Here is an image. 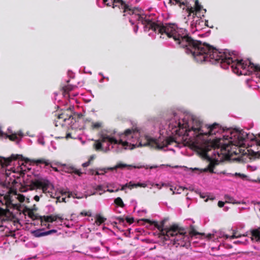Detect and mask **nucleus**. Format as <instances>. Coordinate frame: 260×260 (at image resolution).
Masks as SVG:
<instances>
[{"mask_svg": "<svg viewBox=\"0 0 260 260\" xmlns=\"http://www.w3.org/2000/svg\"><path fill=\"white\" fill-rule=\"evenodd\" d=\"M56 232H57V231L56 230H51L45 232V236H47V235H50L51 234L55 233Z\"/></svg>", "mask_w": 260, "mask_h": 260, "instance_id": "f704fd0d", "label": "nucleus"}, {"mask_svg": "<svg viewBox=\"0 0 260 260\" xmlns=\"http://www.w3.org/2000/svg\"><path fill=\"white\" fill-rule=\"evenodd\" d=\"M142 220L154 225L159 231L158 234V238L164 242L169 241V244H172L176 247L180 246L187 248L190 245V241L193 236L205 235L204 233L197 232L193 225L189 226L187 232L185 228L178 223H173L168 227L164 228L165 220H162L160 224L148 219H143Z\"/></svg>", "mask_w": 260, "mask_h": 260, "instance_id": "f03ea898", "label": "nucleus"}, {"mask_svg": "<svg viewBox=\"0 0 260 260\" xmlns=\"http://www.w3.org/2000/svg\"><path fill=\"white\" fill-rule=\"evenodd\" d=\"M165 260H177V257H172V258H166V257H162Z\"/></svg>", "mask_w": 260, "mask_h": 260, "instance_id": "49530a36", "label": "nucleus"}, {"mask_svg": "<svg viewBox=\"0 0 260 260\" xmlns=\"http://www.w3.org/2000/svg\"><path fill=\"white\" fill-rule=\"evenodd\" d=\"M114 203L120 207H123L124 204L120 197H118L114 200Z\"/></svg>", "mask_w": 260, "mask_h": 260, "instance_id": "5701e85b", "label": "nucleus"}, {"mask_svg": "<svg viewBox=\"0 0 260 260\" xmlns=\"http://www.w3.org/2000/svg\"><path fill=\"white\" fill-rule=\"evenodd\" d=\"M7 213V208L6 209H4L3 208L0 207V216H4Z\"/></svg>", "mask_w": 260, "mask_h": 260, "instance_id": "473e14b6", "label": "nucleus"}, {"mask_svg": "<svg viewBox=\"0 0 260 260\" xmlns=\"http://www.w3.org/2000/svg\"><path fill=\"white\" fill-rule=\"evenodd\" d=\"M126 187H129L130 188H133V187H132V185L130 184V183L129 184H125V185H123L121 188V190H123L124 189H125V188Z\"/></svg>", "mask_w": 260, "mask_h": 260, "instance_id": "58836bf2", "label": "nucleus"}, {"mask_svg": "<svg viewBox=\"0 0 260 260\" xmlns=\"http://www.w3.org/2000/svg\"><path fill=\"white\" fill-rule=\"evenodd\" d=\"M57 219L62 221L63 218L60 214L42 216L39 217V220H40L42 225H46V222H53V221H56Z\"/></svg>", "mask_w": 260, "mask_h": 260, "instance_id": "9b49d317", "label": "nucleus"}, {"mask_svg": "<svg viewBox=\"0 0 260 260\" xmlns=\"http://www.w3.org/2000/svg\"><path fill=\"white\" fill-rule=\"evenodd\" d=\"M234 243L235 244H243L244 243L243 242H242L241 241H239V240H237V241H235L234 242Z\"/></svg>", "mask_w": 260, "mask_h": 260, "instance_id": "3c124183", "label": "nucleus"}, {"mask_svg": "<svg viewBox=\"0 0 260 260\" xmlns=\"http://www.w3.org/2000/svg\"><path fill=\"white\" fill-rule=\"evenodd\" d=\"M170 190L173 192H172V194H174L175 193V189H174L173 188V187H171L170 188Z\"/></svg>", "mask_w": 260, "mask_h": 260, "instance_id": "5fc2aeb1", "label": "nucleus"}, {"mask_svg": "<svg viewBox=\"0 0 260 260\" xmlns=\"http://www.w3.org/2000/svg\"><path fill=\"white\" fill-rule=\"evenodd\" d=\"M118 7L119 9L122 10L123 13H127L129 15H132L137 12H140L141 9L137 7H133L126 4L124 1H122L121 2L117 3H113V8Z\"/></svg>", "mask_w": 260, "mask_h": 260, "instance_id": "0eeeda50", "label": "nucleus"}, {"mask_svg": "<svg viewBox=\"0 0 260 260\" xmlns=\"http://www.w3.org/2000/svg\"><path fill=\"white\" fill-rule=\"evenodd\" d=\"M224 205V202H223L222 201H219L218 203V206L220 208L223 207Z\"/></svg>", "mask_w": 260, "mask_h": 260, "instance_id": "c03bdc74", "label": "nucleus"}, {"mask_svg": "<svg viewBox=\"0 0 260 260\" xmlns=\"http://www.w3.org/2000/svg\"><path fill=\"white\" fill-rule=\"evenodd\" d=\"M138 26H136L135 29H134V30H135V32H137V31L138 30Z\"/></svg>", "mask_w": 260, "mask_h": 260, "instance_id": "bf43d9fd", "label": "nucleus"}, {"mask_svg": "<svg viewBox=\"0 0 260 260\" xmlns=\"http://www.w3.org/2000/svg\"><path fill=\"white\" fill-rule=\"evenodd\" d=\"M223 237H225V239L230 238V236H228V235H224Z\"/></svg>", "mask_w": 260, "mask_h": 260, "instance_id": "13d9d810", "label": "nucleus"}, {"mask_svg": "<svg viewBox=\"0 0 260 260\" xmlns=\"http://www.w3.org/2000/svg\"><path fill=\"white\" fill-rule=\"evenodd\" d=\"M235 176L240 177L242 179H244L246 177V176L243 174L236 173Z\"/></svg>", "mask_w": 260, "mask_h": 260, "instance_id": "e433bc0d", "label": "nucleus"}, {"mask_svg": "<svg viewBox=\"0 0 260 260\" xmlns=\"http://www.w3.org/2000/svg\"><path fill=\"white\" fill-rule=\"evenodd\" d=\"M32 161L35 162L37 165H38L39 164H44L46 166H49L50 165V163L48 161L46 160L45 159L43 158L39 159H33L32 160Z\"/></svg>", "mask_w": 260, "mask_h": 260, "instance_id": "4be33fe9", "label": "nucleus"}, {"mask_svg": "<svg viewBox=\"0 0 260 260\" xmlns=\"http://www.w3.org/2000/svg\"><path fill=\"white\" fill-rule=\"evenodd\" d=\"M94 158V157L93 156H91L90 157V159L89 160H92Z\"/></svg>", "mask_w": 260, "mask_h": 260, "instance_id": "774afa93", "label": "nucleus"}, {"mask_svg": "<svg viewBox=\"0 0 260 260\" xmlns=\"http://www.w3.org/2000/svg\"><path fill=\"white\" fill-rule=\"evenodd\" d=\"M106 220V218L100 215H98L95 218V223L97 225H100L104 222Z\"/></svg>", "mask_w": 260, "mask_h": 260, "instance_id": "6ab92c4d", "label": "nucleus"}, {"mask_svg": "<svg viewBox=\"0 0 260 260\" xmlns=\"http://www.w3.org/2000/svg\"><path fill=\"white\" fill-rule=\"evenodd\" d=\"M73 172L79 176H81V175L82 174V173L79 170H78L74 169Z\"/></svg>", "mask_w": 260, "mask_h": 260, "instance_id": "79ce46f5", "label": "nucleus"}, {"mask_svg": "<svg viewBox=\"0 0 260 260\" xmlns=\"http://www.w3.org/2000/svg\"><path fill=\"white\" fill-rule=\"evenodd\" d=\"M116 219L118 220L119 223H124V219L121 217H117Z\"/></svg>", "mask_w": 260, "mask_h": 260, "instance_id": "c9c22d12", "label": "nucleus"}, {"mask_svg": "<svg viewBox=\"0 0 260 260\" xmlns=\"http://www.w3.org/2000/svg\"><path fill=\"white\" fill-rule=\"evenodd\" d=\"M34 199L36 201V202H39V200H40V197L36 195L34 197Z\"/></svg>", "mask_w": 260, "mask_h": 260, "instance_id": "603ef678", "label": "nucleus"}, {"mask_svg": "<svg viewBox=\"0 0 260 260\" xmlns=\"http://www.w3.org/2000/svg\"><path fill=\"white\" fill-rule=\"evenodd\" d=\"M68 197L69 198H70V197H72L74 198H76V199H78L82 198L81 197L77 196V194L76 193H75L73 195L72 192H68Z\"/></svg>", "mask_w": 260, "mask_h": 260, "instance_id": "cd10ccee", "label": "nucleus"}, {"mask_svg": "<svg viewBox=\"0 0 260 260\" xmlns=\"http://www.w3.org/2000/svg\"><path fill=\"white\" fill-rule=\"evenodd\" d=\"M0 202L2 205H5L7 208H12L20 211L21 205L20 204H13L10 195H6L3 199H0Z\"/></svg>", "mask_w": 260, "mask_h": 260, "instance_id": "9d476101", "label": "nucleus"}, {"mask_svg": "<svg viewBox=\"0 0 260 260\" xmlns=\"http://www.w3.org/2000/svg\"><path fill=\"white\" fill-rule=\"evenodd\" d=\"M109 139V136L107 135H102L100 137V139L99 140H100V141L101 142V143H104L105 142H106L107 141H108Z\"/></svg>", "mask_w": 260, "mask_h": 260, "instance_id": "393cba45", "label": "nucleus"}, {"mask_svg": "<svg viewBox=\"0 0 260 260\" xmlns=\"http://www.w3.org/2000/svg\"><path fill=\"white\" fill-rule=\"evenodd\" d=\"M17 199L20 202L22 203L25 200V197L22 194H19L17 197Z\"/></svg>", "mask_w": 260, "mask_h": 260, "instance_id": "2f4dec72", "label": "nucleus"}, {"mask_svg": "<svg viewBox=\"0 0 260 260\" xmlns=\"http://www.w3.org/2000/svg\"><path fill=\"white\" fill-rule=\"evenodd\" d=\"M133 167L135 168H138V169L142 168H145L146 169H147L148 168L152 169L153 168H156L157 167V166H151V167H147V166L145 167L144 166H134Z\"/></svg>", "mask_w": 260, "mask_h": 260, "instance_id": "c85d7f7f", "label": "nucleus"}, {"mask_svg": "<svg viewBox=\"0 0 260 260\" xmlns=\"http://www.w3.org/2000/svg\"><path fill=\"white\" fill-rule=\"evenodd\" d=\"M230 133V138L231 139H232L233 137L235 138L233 141H231L228 143H221L220 139H216L213 140L210 139L205 140L203 145L197 146V149L200 151L201 154L210 161L208 167L202 170V172L209 171L210 173H214V169L218 164V160H212L208 155V152L211 150V149L220 148L222 154L231 156L234 154H237L238 153L236 151L232 150V146H237L239 144H241L246 139L248 138V134L243 130L235 128Z\"/></svg>", "mask_w": 260, "mask_h": 260, "instance_id": "f257e3e1", "label": "nucleus"}, {"mask_svg": "<svg viewBox=\"0 0 260 260\" xmlns=\"http://www.w3.org/2000/svg\"><path fill=\"white\" fill-rule=\"evenodd\" d=\"M214 236V235L213 234H208V235H206V238H207L208 240H210Z\"/></svg>", "mask_w": 260, "mask_h": 260, "instance_id": "a18cd8bd", "label": "nucleus"}, {"mask_svg": "<svg viewBox=\"0 0 260 260\" xmlns=\"http://www.w3.org/2000/svg\"><path fill=\"white\" fill-rule=\"evenodd\" d=\"M108 141H109L111 144H112V143L115 144H118V141L116 139H115L113 137H110V136H109V139L108 140Z\"/></svg>", "mask_w": 260, "mask_h": 260, "instance_id": "bb28decb", "label": "nucleus"}, {"mask_svg": "<svg viewBox=\"0 0 260 260\" xmlns=\"http://www.w3.org/2000/svg\"><path fill=\"white\" fill-rule=\"evenodd\" d=\"M123 141L121 140H119V141H118V144H121L122 143Z\"/></svg>", "mask_w": 260, "mask_h": 260, "instance_id": "680f3d73", "label": "nucleus"}, {"mask_svg": "<svg viewBox=\"0 0 260 260\" xmlns=\"http://www.w3.org/2000/svg\"><path fill=\"white\" fill-rule=\"evenodd\" d=\"M144 142L141 140L139 142V146H149L151 148L158 149H162L164 147H167L168 145H171L173 143L175 142L174 138L173 137H169L165 140L159 144L158 140L153 138H151L148 136H146L144 139Z\"/></svg>", "mask_w": 260, "mask_h": 260, "instance_id": "20e7f679", "label": "nucleus"}, {"mask_svg": "<svg viewBox=\"0 0 260 260\" xmlns=\"http://www.w3.org/2000/svg\"><path fill=\"white\" fill-rule=\"evenodd\" d=\"M241 237V235L240 234H237L236 232H234L233 235L230 236V239H235V238H238Z\"/></svg>", "mask_w": 260, "mask_h": 260, "instance_id": "c756f323", "label": "nucleus"}, {"mask_svg": "<svg viewBox=\"0 0 260 260\" xmlns=\"http://www.w3.org/2000/svg\"><path fill=\"white\" fill-rule=\"evenodd\" d=\"M156 248V246H154L153 247L150 248V250H152L153 249H155Z\"/></svg>", "mask_w": 260, "mask_h": 260, "instance_id": "0e129e2a", "label": "nucleus"}, {"mask_svg": "<svg viewBox=\"0 0 260 260\" xmlns=\"http://www.w3.org/2000/svg\"><path fill=\"white\" fill-rule=\"evenodd\" d=\"M200 197L203 199H204L206 197V196H204L203 194H201Z\"/></svg>", "mask_w": 260, "mask_h": 260, "instance_id": "052dcab7", "label": "nucleus"}, {"mask_svg": "<svg viewBox=\"0 0 260 260\" xmlns=\"http://www.w3.org/2000/svg\"><path fill=\"white\" fill-rule=\"evenodd\" d=\"M63 89L65 92H69L71 90V89L67 86L63 87Z\"/></svg>", "mask_w": 260, "mask_h": 260, "instance_id": "09e8293b", "label": "nucleus"}, {"mask_svg": "<svg viewBox=\"0 0 260 260\" xmlns=\"http://www.w3.org/2000/svg\"><path fill=\"white\" fill-rule=\"evenodd\" d=\"M117 222H113L112 223V224L114 226H116V224H117Z\"/></svg>", "mask_w": 260, "mask_h": 260, "instance_id": "69168bd1", "label": "nucleus"}, {"mask_svg": "<svg viewBox=\"0 0 260 260\" xmlns=\"http://www.w3.org/2000/svg\"><path fill=\"white\" fill-rule=\"evenodd\" d=\"M32 235L35 237H41L45 236L43 229H39L31 232Z\"/></svg>", "mask_w": 260, "mask_h": 260, "instance_id": "f3484780", "label": "nucleus"}, {"mask_svg": "<svg viewBox=\"0 0 260 260\" xmlns=\"http://www.w3.org/2000/svg\"><path fill=\"white\" fill-rule=\"evenodd\" d=\"M137 186L145 187L146 186V185L145 184H142V183H138L137 184H134L132 185V187H137Z\"/></svg>", "mask_w": 260, "mask_h": 260, "instance_id": "4c0bfd02", "label": "nucleus"}, {"mask_svg": "<svg viewBox=\"0 0 260 260\" xmlns=\"http://www.w3.org/2000/svg\"><path fill=\"white\" fill-rule=\"evenodd\" d=\"M125 220L127 223L129 224H132L134 222V219L133 217H126L125 218Z\"/></svg>", "mask_w": 260, "mask_h": 260, "instance_id": "72a5a7b5", "label": "nucleus"}, {"mask_svg": "<svg viewBox=\"0 0 260 260\" xmlns=\"http://www.w3.org/2000/svg\"><path fill=\"white\" fill-rule=\"evenodd\" d=\"M5 136L6 138H9V139L11 141H14L17 140L18 138L17 136L22 137L23 136V134L21 132H18L17 133H12L10 135L5 134L2 132H0V137H2Z\"/></svg>", "mask_w": 260, "mask_h": 260, "instance_id": "ddd939ff", "label": "nucleus"}, {"mask_svg": "<svg viewBox=\"0 0 260 260\" xmlns=\"http://www.w3.org/2000/svg\"><path fill=\"white\" fill-rule=\"evenodd\" d=\"M128 144V143L126 141L123 142L121 145H122L123 146H126Z\"/></svg>", "mask_w": 260, "mask_h": 260, "instance_id": "864d4df0", "label": "nucleus"}, {"mask_svg": "<svg viewBox=\"0 0 260 260\" xmlns=\"http://www.w3.org/2000/svg\"><path fill=\"white\" fill-rule=\"evenodd\" d=\"M252 240H255L256 242H260V228L251 230Z\"/></svg>", "mask_w": 260, "mask_h": 260, "instance_id": "4468645a", "label": "nucleus"}, {"mask_svg": "<svg viewBox=\"0 0 260 260\" xmlns=\"http://www.w3.org/2000/svg\"><path fill=\"white\" fill-rule=\"evenodd\" d=\"M95 175H100V174L99 173L98 171H95Z\"/></svg>", "mask_w": 260, "mask_h": 260, "instance_id": "338daca9", "label": "nucleus"}, {"mask_svg": "<svg viewBox=\"0 0 260 260\" xmlns=\"http://www.w3.org/2000/svg\"><path fill=\"white\" fill-rule=\"evenodd\" d=\"M26 210L28 211V216L32 220L39 219V217L40 216H39L37 214H35L32 210L28 208H26Z\"/></svg>", "mask_w": 260, "mask_h": 260, "instance_id": "a211bd4d", "label": "nucleus"}, {"mask_svg": "<svg viewBox=\"0 0 260 260\" xmlns=\"http://www.w3.org/2000/svg\"><path fill=\"white\" fill-rule=\"evenodd\" d=\"M16 218V216L13 213L11 212L8 208H7V213L4 215V218L3 221L10 220L12 221Z\"/></svg>", "mask_w": 260, "mask_h": 260, "instance_id": "2eb2a0df", "label": "nucleus"}, {"mask_svg": "<svg viewBox=\"0 0 260 260\" xmlns=\"http://www.w3.org/2000/svg\"><path fill=\"white\" fill-rule=\"evenodd\" d=\"M133 132L134 130L132 129H127L124 131V134L126 136H128L130 135Z\"/></svg>", "mask_w": 260, "mask_h": 260, "instance_id": "7c9ffc66", "label": "nucleus"}, {"mask_svg": "<svg viewBox=\"0 0 260 260\" xmlns=\"http://www.w3.org/2000/svg\"><path fill=\"white\" fill-rule=\"evenodd\" d=\"M65 138L66 139H68L69 138H72V136H71V133H67L66 135V137H65Z\"/></svg>", "mask_w": 260, "mask_h": 260, "instance_id": "de8ad7c7", "label": "nucleus"}, {"mask_svg": "<svg viewBox=\"0 0 260 260\" xmlns=\"http://www.w3.org/2000/svg\"><path fill=\"white\" fill-rule=\"evenodd\" d=\"M224 198L226 200V203H232L233 204H244L245 202H238L236 201V200L233 198L230 197L229 195H225Z\"/></svg>", "mask_w": 260, "mask_h": 260, "instance_id": "dca6fc26", "label": "nucleus"}, {"mask_svg": "<svg viewBox=\"0 0 260 260\" xmlns=\"http://www.w3.org/2000/svg\"><path fill=\"white\" fill-rule=\"evenodd\" d=\"M102 127V123L100 122H93L91 124V127L93 129H98Z\"/></svg>", "mask_w": 260, "mask_h": 260, "instance_id": "b1692460", "label": "nucleus"}, {"mask_svg": "<svg viewBox=\"0 0 260 260\" xmlns=\"http://www.w3.org/2000/svg\"><path fill=\"white\" fill-rule=\"evenodd\" d=\"M107 191H109V192H114V190H112V189H108L107 190Z\"/></svg>", "mask_w": 260, "mask_h": 260, "instance_id": "e2e57ef3", "label": "nucleus"}, {"mask_svg": "<svg viewBox=\"0 0 260 260\" xmlns=\"http://www.w3.org/2000/svg\"><path fill=\"white\" fill-rule=\"evenodd\" d=\"M174 189L175 190V193L179 194L181 193L182 191L187 189L184 187L178 186V187H175Z\"/></svg>", "mask_w": 260, "mask_h": 260, "instance_id": "a878e982", "label": "nucleus"}, {"mask_svg": "<svg viewBox=\"0 0 260 260\" xmlns=\"http://www.w3.org/2000/svg\"><path fill=\"white\" fill-rule=\"evenodd\" d=\"M73 111L70 108L63 110L62 112L57 115L55 125L57 126V123L58 122L59 124L63 125V122H66L67 120H69L71 118H73Z\"/></svg>", "mask_w": 260, "mask_h": 260, "instance_id": "6e6552de", "label": "nucleus"}, {"mask_svg": "<svg viewBox=\"0 0 260 260\" xmlns=\"http://www.w3.org/2000/svg\"><path fill=\"white\" fill-rule=\"evenodd\" d=\"M81 214L84 216H87L88 214L86 212H81Z\"/></svg>", "mask_w": 260, "mask_h": 260, "instance_id": "4d7b16f0", "label": "nucleus"}, {"mask_svg": "<svg viewBox=\"0 0 260 260\" xmlns=\"http://www.w3.org/2000/svg\"><path fill=\"white\" fill-rule=\"evenodd\" d=\"M97 190H103V186L102 185H98L95 188Z\"/></svg>", "mask_w": 260, "mask_h": 260, "instance_id": "8fccbe9b", "label": "nucleus"}, {"mask_svg": "<svg viewBox=\"0 0 260 260\" xmlns=\"http://www.w3.org/2000/svg\"><path fill=\"white\" fill-rule=\"evenodd\" d=\"M205 127L207 131L205 132L204 136L216 135V133H220L223 131L221 126L217 123L212 125H206Z\"/></svg>", "mask_w": 260, "mask_h": 260, "instance_id": "1a4fd4ad", "label": "nucleus"}, {"mask_svg": "<svg viewBox=\"0 0 260 260\" xmlns=\"http://www.w3.org/2000/svg\"><path fill=\"white\" fill-rule=\"evenodd\" d=\"M50 184V182L46 179H35L31 181L30 189L35 188L41 189L43 193H46Z\"/></svg>", "mask_w": 260, "mask_h": 260, "instance_id": "423d86ee", "label": "nucleus"}, {"mask_svg": "<svg viewBox=\"0 0 260 260\" xmlns=\"http://www.w3.org/2000/svg\"><path fill=\"white\" fill-rule=\"evenodd\" d=\"M126 167H132V166L131 165H127L126 164H124L122 162H119L114 167L111 168L109 169V170H116L118 168L123 169Z\"/></svg>", "mask_w": 260, "mask_h": 260, "instance_id": "aec40b11", "label": "nucleus"}, {"mask_svg": "<svg viewBox=\"0 0 260 260\" xmlns=\"http://www.w3.org/2000/svg\"><path fill=\"white\" fill-rule=\"evenodd\" d=\"M179 127L180 128H185V135L187 136H189V133L191 131H193V137L196 138V140L198 141L199 139H201V137L204 136V131L202 127V123L199 120L193 119L192 120V125L191 127H189V126L187 123H185L182 124L179 122L178 123Z\"/></svg>", "mask_w": 260, "mask_h": 260, "instance_id": "39448f33", "label": "nucleus"}, {"mask_svg": "<svg viewBox=\"0 0 260 260\" xmlns=\"http://www.w3.org/2000/svg\"><path fill=\"white\" fill-rule=\"evenodd\" d=\"M90 160H88V161H87V162L83 163L82 164V166L83 167H87L90 165Z\"/></svg>", "mask_w": 260, "mask_h": 260, "instance_id": "37998d69", "label": "nucleus"}, {"mask_svg": "<svg viewBox=\"0 0 260 260\" xmlns=\"http://www.w3.org/2000/svg\"><path fill=\"white\" fill-rule=\"evenodd\" d=\"M94 148L97 151L103 150V145L100 140H96L94 144Z\"/></svg>", "mask_w": 260, "mask_h": 260, "instance_id": "412c9836", "label": "nucleus"}, {"mask_svg": "<svg viewBox=\"0 0 260 260\" xmlns=\"http://www.w3.org/2000/svg\"><path fill=\"white\" fill-rule=\"evenodd\" d=\"M256 144L260 146V140H256Z\"/></svg>", "mask_w": 260, "mask_h": 260, "instance_id": "6e6d98bb", "label": "nucleus"}, {"mask_svg": "<svg viewBox=\"0 0 260 260\" xmlns=\"http://www.w3.org/2000/svg\"><path fill=\"white\" fill-rule=\"evenodd\" d=\"M66 202V198H62L60 199V197H57V198L56 203H57V202Z\"/></svg>", "mask_w": 260, "mask_h": 260, "instance_id": "ea45409f", "label": "nucleus"}, {"mask_svg": "<svg viewBox=\"0 0 260 260\" xmlns=\"http://www.w3.org/2000/svg\"><path fill=\"white\" fill-rule=\"evenodd\" d=\"M187 11L188 13V16H190L191 14H193L192 16L193 18L195 17H197V19L194 22V26L197 29H201L204 26L211 27L206 24L208 20L204 21L202 19V17L204 16V14L206 12V10L203 9L202 6L199 4L198 0L195 1L194 8L190 7L187 9Z\"/></svg>", "mask_w": 260, "mask_h": 260, "instance_id": "7ed1b4c3", "label": "nucleus"}, {"mask_svg": "<svg viewBox=\"0 0 260 260\" xmlns=\"http://www.w3.org/2000/svg\"><path fill=\"white\" fill-rule=\"evenodd\" d=\"M179 2V0H170L169 3L171 5H176Z\"/></svg>", "mask_w": 260, "mask_h": 260, "instance_id": "a19ab883", "label": "nucleus"}, {"mask_svg": "<svg viewBox=\"0 0 260 260\" xmlns=\"http://www.w3.org/2000/svg\"><path fill=\"white\" fill-rule=\"evenodd\" d=\"M18 155H15L12 154L10 157L8 158L0 157V165L2 168H5L9 166L13 160H16L18 158Z\"/></svg>", "mask_w": 260, "mask_h": 260, "instance_id": "f8f14e48", "label": "nucleus"}]
</instances>
